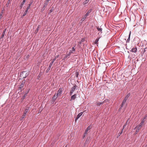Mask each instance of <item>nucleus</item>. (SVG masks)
<instances>
[{"label": "nucleus", "mask_w": 147, "mask_h": 147, "mask_svg": "<svg viewBox=\"0 0 147 147\" xmlns=\"http://www.w3.org/2000/svg\"><path fill=\"white\" fill-rule=\"evenodd\" d=\"M26 71H22L20 75V76L23 78H26L28 75V73H26Z\"/></svg>", "instance_id": "1"}, {"label": "nucleus", "mask_w": 147, "mask_h": 147, "mask_svg": "<svg viewBox=\"0 0 147 147\" xmlns=\"http://www.w3.org/2000/svg\"><path fill=\"white\" fill-rule=\"evenodd\" d=\"M91 11H92V9H90L84 15V17L85 18H87V17L88 16V15H89V13L91 12Z\"/></svg>", "instance_id": "2"}, {"label": "nucleus", "mask_w": 147, "mask_h": 147, "mask_svg": "<svg viewBox=\"0 0 147 147\" xmlns=\"http://www.w3.org/2000/svg\"><path fill=\"white\" fill-rule=\"evenodd\" d=\"M53 63H51V62L50 63V64L48 68L47 69V70L46 71V73H48L49 71L51 69V66H52Z\"/></svg>", "instance_id": "3"}, {"label": "nucleus", "mask_w": 147, "mask_h": 147, "mask_svg": "<svg viewBox=\"0 0 147 147\" xmlns=\"http://www.w3.org/2000/svg\"><path fill=\"white\" fill-rule=\"evenodd\" d=\"M62 92V90L61 88H59L58 91L57 93L56 94V96H58V95L61 94Z\"/></svg>", "instance_id": "4"}, {"label": "nucleus", "mask_w": 147, "mask_h": 147, "mask_svg": "<svg viewBox=\"0 0 147 147\" xmlns=\"http://www.w3.org/2000/svg\"><path fill=\"white\" fill-rule=\"evenodd\" d=\"M70 54L67 53L66 54L65 56L63 57V60H65V59L67 58H69L70 57Z\"/></svg>", "instance_id": "5"}, {"label": "nucleus", "mask_w": 147, "mask_h": 147, "mask_svg": "<svg viewBox=\"0 0 147 147\" xmlns=\"http://www.w3.org/2000/svg\"><path fill=\"white\" fill-rule=\"evenodd\" d=\"M83 113V112H82L78 114L77 115V117L75 119V121H76L82 115Z\"/></svg>", "instance_id": "6"}, {"label": "nucleus", "mask_w": 147, "mask_h": 147, "mask_svg": "<svg viewBox=\"0 0 147 147\" xmlns=\"http://www.w3.org/2000/svg\"><path fill=\"white\" fill-rule=\"evenodd\" d=\"M137 50V48L136 47H135L133 48L130 51L133 53H136Z\"/></svg>", "instance_id": "7"}, {"label": "nucleus", "mask_w": 147, "mask_h": 147, "mask_svg": "<svg viewBox=\"0 0 147 147\" xmlns=\"http://www.w3.org/2000/svg\"><path fill=\"white\" fill-rule=\"evenodd\" d=\"M76 98V94H74L71 97L70 101H72L74 100Z\"/></svg>", "instance_id": "8"}, {"label": "nucleus", "mask_w": 147, "mask_h": 147, "mask_svg": "<svg viewBox=\"0 0 147 147\" xmlns=\"http://www.w3.org/2000/svg\"><path fill=\"white\" fill-rule=\"evenodd\" d=\"M57 96H56V94H55V95L53 96V97L52 98V100L53 101H55V100L57 98Z\"/></svg>", "instance_id": "9"}, {"label": "nucleus", "mask_w": 147, "mask_h": 147, "mask_svg": "<svg viewBox=\"0 0 147 147\" xmlns=\"http://www.w3.org/2000/svg\"><path fill=\"white\" fill-rule=\"evenodd\" d=\"M76 88V85H74L71 88V91L74 92L75 90V89Z\"/></svg>", "instance_id": "10"}, {"label": "nucleus", "mask_w": 147, "mask_h": 147, "mask_svg": "<svg viewBox=\"0 0 147 147\" xmlns=\"http://www.w3.org/2000/svg\"><path fill=\"white\" fill-rule=\"evenodd\" d=\"M33 2V1L32 0H31L30 1V3L28 4V7L26 8L27 9H29L30 7V5L32 4Z\"/></svg>", "instance_id": "11"}, {"label": "nucleus", "mask_w": 147, "mask_h": 147, "mask_svg": "<svg viewBox=\"0 0 147 147\" xmlns=\"http://www.w3.org/2000/svg\"><path fill=\"white\" fill-rule=\"evenodd\" d=\"M6 29H5L3 30V33H2V36H1V38H2L3 37H4V35L5 34V32H6Z\"/></svg>", "instance_id": "12"}, {"label": "nucleus", "mask_w": 147, "mask_h": 147, "mask_svg": "<svg viewBox=\"0 0 147 147\" xmlns=\"http://www.w3.org/2000/svg\"><path fill=\"white\" fill-rule=\"evenodd\" d=\"M131 34V31H130V32H129V36H128V39L127 40V41H126V42L127 43L129 42V41H130V36Z\"/></svg>", "instance_id": "13"}, {"label": "nucleus", "mask_w": 147, "mask_h": 147, "mask_svg": "<svg viewBox=\"0 0 147 147\" xmlns=\"http://www.w3.org/2000/svg\"><path fill=\"white\" fill-rule=\"evenodd\" d=\"M96 28L97 29L98 31L100 32L101 33L102 32V28H99L98 27H96Z\"/></svg>", "instance_id": "14"}, {"label": "nucleus", "mask_w": 147, "mask_h": 147, "mask_svg": "<svg viewBox=\"0 0 147 147\" xmlns=\"http://www.w3.org/2000/svg\"><path fill=\"white\" fill-rule=\"evenodd\" d=\"M40 25H38L37 27V28L36 29L35 31V33L36 34L38 32V31L39 30V28H40Z\"/></svg>", "instance_id": "15"}, {"label": "nucleus", "mask_w": 147, "mask_h": 147, "mask_svg": "<svg viewBox=\"0 0 147 147\" xmlns=\"http://www.w3.org/2000/svg\"><path fill=\"white\" fill-rule=\"evenodd\" d=\"M90 129V126H88L86 129L85 130L84 134H87V132L88 131V130Z\"/></svg>", "instance_id": "16"}, {"label": "nucleus", "mask_w": 147, "mask_h": 147, "mask_svg": "<svg viewBox=\"0 0 147 147\" xmlns=\"http://www.w3.org/2000/svg\"><path fill=\"white\" fill-rule=\"evenodd\" d=\"M23 86H24V85H23L22 84H20L19 86V89L20 90H21V89L23 87Z\"/></svg>", "instance_id": "17"}, {"label": "nucleus", "mask_w": 147, "mask_h": 147, "mask_svg": "<svg viewBox=\"0 0 147 147\" xmlns=\"http://www.w3.org/2000/svg\"><path fill=\"white\" fill-rule=\"evenodd\" d=\"M28 9H27L26 8V10H25V11L24 12V13L23 14V15L22 16L23 17L24 16H25L26 14H27V13L28 12Z\"/></svg>", "instance_id": "18"}, {"label": "nucleus", "mask_w": 147, "mask_h": 147, "mask_svg": "<svg viewBox=\"0 0 147 147\" xmlns=\"http://www.w3.org/2000/svg\"><path fill=\"white\" fill-rule=\"evenodd\" d=\"M29 107H27L26 109L25 112L24 113H25L26 114L29 110Z\"/></svg>", "instance_id": "19"}, {"label": "nucleus", "mask_w": 147, "mask_h": 147, "mask_svg": "<svg viewBox=\"0 0 147 147\" xmlns=\"http://www.w3.org/2000/svg\"><path fill=\"white\" fill-rule=\"evenodd\" d=\"M99 38H97L95 40L94 42V43H95V44H98V42L99 40Z\"/></svg>", "instance_id": "20"}, {"label": "nucleus", "mask_w": 147, "mask_h": 147, "mask_svg": "<svg viewBox=\"0 0 147 147\" xmlns=\"http://www.w3.org/2000/svg\"><path fill=\"white\" fill-rule=\"evenodd\" d=\"M10 3V0H8L7 1V3L6 4V6L7 7H8L9 6V5Z\"/></svg>", "instance_id": "21"}, {"label": "nucleus", "mask_w": 147, "mask_h": 147, "mask_svg": "<svg viewBox=\"0 0 147 147\" xmlns=\"http://www.w3.org/2000/svg\"><path fill=\"white\" fill-rule=\"evenodd\" d=\"M89 0H86L83 3L84 5H85L89 1Z\"/></svg>", "instance_id": "22"}, {"label": "nucleus", "mask_w": 147, "mask_h": 147, "mask_svg": "<svg viewBox=\"0 0 147 147\" xmlns=\"http://www.w3.org/2000/svg\"><path fill=\"white\" fill-rule=\"evenodd\" d=\"M142 126L139 124L138 125L136 126V127L135 128H137L138 129H140V128Z\"/></svg>", "instance_id": "23"}, {"label": "nucleus", "mask_w": 147, "mask_h": 147, "mask_svg": "<svg viewBox=\"0 0 147 147\" xmlns=\"http://www.w3.org/2000/svg\"><path fill=\"white\" fill-rule=\"evenodd\" d=\"M26 82V80H22V82L21 83V84H23L24 85L25 82Z\"/></svg>", "instance_id": "24"}, {"label": "nucleus", "mask_w": 147, "mask_h": 147, "mask_svg": "<svg viewBox=\"0 0 147 147\" xmlns=\"http://www.w3.org/2000/svg\"><path fill=\"white\" fill-rule=\"evenodd\" d=\"M75 75H76V77L78 78V76L79 75V73L77 71H76V73L75 74Z\"/></svg>", "instance_id": "25"}, {"label": "nucleus", "mask_w": 147, "mask_h": 147, "mask_svg": "<svg viewBox=\"0 0 147 147\" xmlns=\"http://www.w3.org/2000/svg\"><path fill=\"white\" fill-rule=\"evenodd\" d=\"M45 7V6L44 5L43 7L41 9V12H42L44 10Z\"/></svg>", "instance_id": "26"}, {"label": "nucleus", "mask_w": 147, "mask_h": 147, "mask_svg": "<svg viewBox=\"0 0 147 147\" xmlns=\"http://www.w3.org/2000/svg\"><path fill=\"white\" fill-rule=\"evenodd\" d=\"M26 114L25 113H24L23 115H22V118H24L26 116Z\"/></svg>", "instance_id": "27"}, {"label": "nucleus", "mask_w": 147, "mask_h": 147, "mask_svg": "<svg viewBox=\"0 0 147 147\" xmlns=\"http://www.w3.org/2000/svg\"><path fill=\"white\" fill-rule=\"evenodd\" d=\"M26 95H27V94H24V96H23L22 98V100H23L25 98L26 96Z\"/></svg>", "instance_id": "28"}, {"label": "nucleus", "mask_w": 147, "mask_h": 147, "mask_svg": "<svg viewBox=\"0 0 147 147\" xmlns=\"http://www.w3.org/2000/svg\"><path fill=\"white\" fill-rule=\"evenodd\" d=\"M122 132L123 131H122V130H121V131L120 132H119L118 134V135L117 136V137H118V136H120V135L122 134Z\"/></svg>", "instance_id": "29"}, {"label": "nucleus", "mask_w": 147, "mask_h": 147, "mask_svg": "<svg viewBox=\"0 0 147 147\" xmlns=\"http://www.w3.org/2000/svg\"><path fill=\"white\" fill-rule=\"evenodd\" d=\"M74 52L73 50H69V54H70V55L71 53H72Z\"/></svg>", "instance_id": "30"}, {"label": "nucleus", "mask_w": 147, "mask_h": 147, "mask_svg": "<svg viewBox=\"0 0 147 147\" xmlns=\"http://www.w3.org/2000/svg\"><path fill=\"white\" fill-rule=\"evenodd\" d=\"M124 104H123V103L122 102L121 104V107L119 108L120 109H121V108L123 107V106Z\"/></svg>", "instance_id": "31"}, {"label": "nucleus", "mask_w": 147, "mask_h": 147, "mask_svg": "<svg viewBox=\"0 0 147 147\" xmlns=\"http://www.w3.org/2000/svg\"><path fill=\"white\" fill-rule=\"evenodd\" d=\"M86 18H85L84 16L83 18H82V19L81 20V21L82 22L84 21Z\"/></svg>", "instance_id": "32"}, {"label": "nucleus", "mask_w": 147, "mask_h": 147, "mask_svg": "<svg viewBox=\"0 0 147 147\" xmlns=\"http://www.w3.org/2000/svg\"><path fill=\"white\" fill-rule=\"evenodd\" d=\"M103 103V102H98L97 103V105H101Z\"/></svg>", "instance_id": "33"}, {"label": "nucleus", "mask_w": 147, "mask_h": 147, "mask_svg": "<svg viewBox=\"0 0 147 147\" xmlns=\"http://www.w3.org/2000/svg\"><path fill=\"white\" fill-rule=\"evenodd\" d=\"M25 2H26L25 1H24V0H23L22 2V3H22V5H23L25 3Z\"/></svg>", "instance_id": "34"}, {"label": "nucleus", "mask_w": 147, "mask_h": 147, "mask_svg": "<svg viewBox=\"0 0 147 147\" xmlns=\"http://www.w3.org/2000/svg\"><path fill=\"white\" fill-rule=\"evenodd\" d=\"M50 0H47L46 1L45 3V4H46V5H47Z\"/></svg>", "instance_id": "35"}, {"label": "nucleus", "mask_w": 147, "mask_h": 147, "mask_svg": "<svg viewBox=\"0 0 147 147\" xmlns=\"http://www.w3.org/2000/svg\"><path fill=\"white\" fill-rule=\"evenodd\" d=\"M56 59L55 58L53 59L51 63H53L54 61L56 60Z\"/></svg>", "instance_id": "36"}, {"label": "nucleus", "mask_w": 147, "mask_h": 147, "mask_svg": "<svg viewBox=\"0 0 147 147\" xmlns=\"http://www.w3.org/2000/svg\"><path fill=\"white\" fill-rule=\"evenodd\" d=\"M29 90L28 89L27 90H26L25 94H26L27 95V94L29 92Z\"/></svg>", "instance_id": "37"}, {"label": "nucleus", "mask_w": 147, "mask_h": 147, "mask_svg": "<svg viewBox=\"0 0 147 147\" xmlns=\"http://www.w3.org/2000/svg\"><path fill=\"white\" fill-rule=\"evenodd\" d=\"M126 100H125V99H124L122 102L123 103V104H125Z\"/></svg>", "instance_id": "38"}, {"label": "nucleus", "mask_w": 147, "mask_h": 147, "mask_svg": "<svg viewBox=\"0 0 147 147\" xmlns=\"http://www.w3.org/2000/svg\"><path fill=\"white\" fill-rule=\"evenodd\" d=\"M130 93H129L128 94H127L126 96L128 98L129 96H130Z\"/></svg>", "instance_id": "39"}, {"label": "nucleus", "mask_w": 147, "mask_h": 147, "mask_svg": "<svg viewBox=\"0 0 147 147\" xmlns=\"http://www.w3.org/2000/svg\"><path fill=\"white\" fill-rule=\"evenodd\" d=\"M126 126V125H124L123 126V128L122 129V131H123V130L125 128V127Z\"/></svg>", "instance_id": "40"}, {"label": "nucleus", "mask_w": 147, "mask_h": 147, "mask_svg": "<svg viewBox=\"0 0 147 147\" xmlns=\"http://www.w3.org/2000/svg\"><path fill=\"white\" fill-rule=\"evenodd\" d=\"M72 50H73L74 51H75V49L74 48V47H73L72 48Z\"/></svg>", "instance_id": "41"}, {"label": "nucleus", "mask_w": 147, "mask_h": 147, "mask_svg": "<svg viewBox=\"0 0 147 147\" xmlns=\"http://www.w3.org/2000/svg\"><path fill=\"white\" fill-rule=\"evenodd\" d=\"M144 123H143V122L141 121V122L139 124L140 125H141V126H142L143 125Z\"/></svg>", "instance_id": "42"}, {"label": "nucleus", "mask_w": 147, "mask_h": 147, "mask_svg": "<svg viewBox=\"0 0 147 147\" xmlns=\"http://www.w3.org/2000/svg\"><path fill=\"white\" fill-rule=\"evenodd\" d=\"M73 92L71 91H70V95H71L73 93Z\"/></svg>", "instance_id": "43"}, {"label": "nucleus", "mask_w": 147, "mask_h": 147, "mask_svg": "<svg viewBox=\"0 0 147 147\" xmlns=\"http://www.w3.org/2000/svg\"><path fill=\"white\" fill-rule=\"evenodd\" d=\"M59 56V55H56L55 57V58L56 59L57 58H58Z\"/></svg>", "instance_id": "44"}, {"label": "nucleus", "mask_w": 147, "mask_h": 147, "mask_svg": "<svg viewBox=\"0 0 147 147\" xmlns=\"http://www.w3.org/2000/svg\"><path fill=\"white\" fill-rule=\"evenodd\" d=\"M128 98L127 97H126V96H125V97L124 98V99L127 100Z\"/></svg>", "instance_id": "45"}, {"label": "nucleus", "mask_w": 147, "mask_h": 147, "mask_svg": "<svg viewBox=\"0 0 147 147\" xmlns=\"http://www.w3.org/2000/svg\"><path fill=\"white\" fill-rule=\"evenodd\" d=\"M139 130H140V129H138L137 128V129L136 130V132H138L139 131Z\"/></svg>", "instance_id": "46"}, {"label": "nucleus", "mask_w": 147, "mask_h": 147, "mask_svg": "<svg viewBox=\"0 0 147 147\" xmlns=\"http://www.w3.org/2000/svg\"><path fill=\"white\" fill-rule=\"evenodd\" d=\"M23 5H22V3L20 5V9H21Z\"/></svg>", "instance_id": "47"}, {"label": "nucleus", "mask_w": 147, "mask_h": 147, "mask_svg": "<svg viewBox=\"0 0 147 147\" xmlns=\"http://www.w3.org/2000/svg\"><path fill=\"white\" fill-rule=\"evenodd\" d=\"M144 121H145L144 119H143L142 120V121H142V122H143V123H144Z\"/></svg>", "instance_id": "48"}, {"label": "nucleus", "mask_w": 147, "mask_h": 147, "mask_svg": "<svg viewBox=\"0 0 147 147\" xmlns=\"http://www.w3.org/2000/svg\"><path fill=\"white\" fill-rule=\"evenodd\" d=\"M53 11V9H51L50 10V13H51V12Z\"/></svg>", "instance_id": "49"}, {"label": "nucleus", "mask_w": 147, "mask_h": 147, "mask_svg": "<svg viewBox=\"0 0 147 147\" xmlns=\"http://www.w3.org/2000/svg\"><path fill=\"white\" fill-rule=\"evenodd\" d=\"M146 116H145L144 117V118L143 119H145L146 118Z\"/></svg>", "instance_id": "50"}, {"label": "nucleus", "mask_w": 147, "mask_h": 147, "mask_svg": "<svg viewBox=\"0 0 147 147\" xmlns=\"http://www.w3.org/2000/svg\"><path fill=\"white\" fill-rule=\"evenodd\" d=\"M23 119V118H22V117H21L20 118V120H22Z\"/></svg>", "instance_id": "51"}, {"label": "nucleus", "mask_w": 147, "mask_h": 147, "mask_svg": "<svg viewBox=\"0 0 147 147\" xmlns=\"http://www.w3.org/2000/svg\"><path fill=\"white\" fill-rule=\"evenodd\" d=\"M125 125H126V126L127 125V122L125 123Z\"/></svg>", "instance_id": "52"}, {"label": "nucleus", "mask_w": 147, "mask_h": 147, "mask_svg": "<svg viewBox=\"0 0 147 147\" xmlns=\"http://www.w3.org/2000/svg\"><path fill=\"white\" fill-rule=\"evenodd\" d=\"M1 16H2V14H0V17H1Z\"/></svg>", "instance_id": "53"}, {"label": "nucleus", "mask_w": 147, "mask_h": 147, "mask_svg": "<svg viewBox=\"0 0 147 147\" xmlns=\"http://www.w3.org/2000/svg\"><path fill=\"white\" fill-rule=\"evenodd\" d=\"M146 49V48L144 49V51H145V49Z\"/></svg>", "instance_id": "54"}, {"label": "nucleus", "mask_w": 147, "mask_h": 147, "mask_svg": "<svg viewBox=\"0 0 147 147\" xmlns=\"http://www.w3.org/2000/svg\"><path fill=\"white\" fill-rule=\"evenodd\" d=\"M46 5H46V4H45V3L44 5H45L46 6Z\"/></svg>", "instance_id": "55"}, {"label": "nucleus", "mask_w": 147, "mask_h": 147, "mask_svg": "<svg viewBox=\"0 0 147 147\" xmlns=\"http://www.w3.org/2000/svg\"><path fill=\"white\" fill-rule=\"evenodd\" d=\"M24 75H25V74H24L23 75V76H24Z\"/></svg>", "instance_id": "56"}, {"label": "nucleus", "mask_w": 147, "mask_h": 147, "mask_svg": "<svg viewBox=\"0 0 147 147\" xmlns=\"http://www.w3.org/2000/svg\"><path fill=\"white\" fill-rule=\"evenodd\" d=\"M24 0V1H26V0Z\"/></svg>", "instance_id": "57"}]
</instances>
